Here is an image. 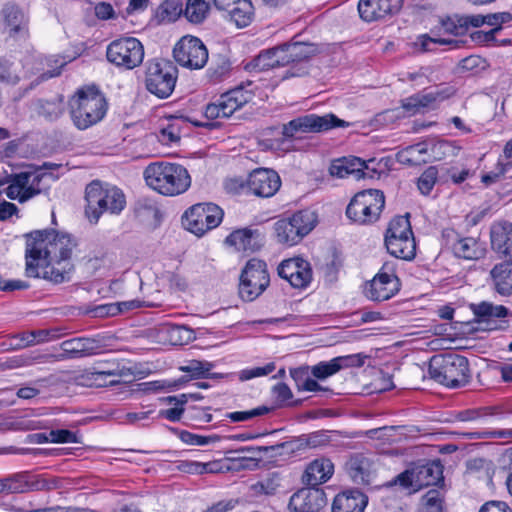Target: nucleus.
<instances>
[{
  "label": "nucleus",
  "instance_id": "1",
  "mask_svg": "<svg viewBox=\"0 0 512 512\" xmlns=\"http://www.w3.org/2000/svg\"><path fill=\"white\" fill-rule=\"evenodd\" d=\"M26 268L27 277H40L39 265L43 259L71 260L77 247V241L68 233L53 229L35 230L26 235Z\"/></svg>",
  "mask_w": 512,
  "mask_h": 512
},
{
  "label": "nucleus",
  "instance_id": "2",
  "mask_svg": "<svg viewBox=\"0 0 512 512\" xmlns=\"http://www.w3.org/2000/svg\"><path fill=\"white\" fill-rule=\"evenodd\" d=\"M107 108L105 96L95 85L78 89L69 100L70 116L79 130L88 129L100 122Z\"/></svg>",
  "mask_w": 512,
  "mask_h": 512
},
{
  "label": "nucleus",
  "instance_id": "3",
  "mask_svg": "<svg viewBox=\"0 0 512 512\" xmlns=\"http://www.w3.org/2000/svg\"><path fill=\"white\" fill-rule=\"evenodd\" d=\"M143 174L147 185L164 196L180 195L191 185L188 170L177 163L153 162Z\"/></svg>",
  "mask_w": 512,
  "mask_h": 512
},
{
  "label": "nucleus",
  "instance_id": "4",
  "mask_svg": "<svg viewBox=\"0 0 512 512\" xmlns=\"http://www.w3.org/2000/svg\"><path fill=\"white\" fill-rule=\"evenodd\" d=\"M428 372L431 379L450 389L463 388L472 378L468 359L455 353L434 355Z\"/></svg>",
  "mask_w": 512,
  "mask_h": 512
},
{
  "label": "nucleus",
  "instance_id": "5",
  "mask_svg": "<svg viewBox=\"0 0 512 512\" xmlns=\"http://www.w3.org/2000/svg\"><path fill=\"white\" fill-rule=\"evenodd\" d=\"M85 213L91 222L97 223L100 216L109 212L119 214L126 205V197L121 189L94 180L85 189Z\"/></svg>",
  "mask_w": 512,
  "mask_h": 512
},
{
  "label": "nucleus",
  "instance_id": "6",
  "mask_svg": "<svg viewBox=\"0 0 512 512\" xmlns=\"http://www.w3.org/2000/svg\"><path fill=\"white\" fill-rule=\"evenodd\" d=\"M385 207V195L378 189H368L356 193L346 208V216L355 224L376 223Z\"/></svg>",
  "mask_w": 512,
  "mask_h": 512
},
{
  "label": "nucleus",
  "instance_id": "7",
  "mask_svg": "<svg viewBox=\"0 0 512 512\" xmlns=\"http://www.w3.org/2000/svg\"><path fill=\"white\" fill-rule=\"evenodd\" d=\"M178 78V69L167 59L154 58L145 65V87L160 99L168 98L174 91Z\"/></svg>",
  "mask_w": 512,
  "mask_h": 512
},
{
  "label": "nucleus",
  "instance_id": "8",
  "mask_svg": "<svg viewBox=\"0 0 512 512\" xmlns=\"http://www.w3.org/2000/svg\"><path fill=\"white\" fill-rule=\"evenodd\" d=\"M144 46L135 37H121L110 42L106 48L109 63L121 70H132L144 59Z\"/></svg>",
  "mask_w": 512,
  "mask_h": 512
},
{
  "label": "nucleus",
  "instance_id": "9",
  "mask_svg": "<svg viewBox=\"0 0 512 512\" xmlns=\"http://www.w3.org/2000/svg\"><path fill=\"white\" fill-rule=\"evenodd\" d=\"M270 276L263 260L252 258L244 266L239 283V295L247 302L258 298L269 286Z\"/></svg>",
  "mask_w": 512,
  "mask_h": 512
},
{
  "label": "nucleus",
  "instance_id": "10",
  "mask_svg": "<svg viewBox=\"0 0 512 512\" xmlns=\"http://www.w3.org/2000/svg\"><path fill=\"white\" fill-rule=\"evenodd\" d=\"M266 466V462L261 457H224L206 463L187 462L181 466V469L188 473H225L229 471L253 470Z\"/></svg>",
  "mask_w": 512,
  "mask_h": 512
},
{
  "label": "nucleus",
  "instance_id": "11",
  "mask_svg": "<svg viewBox=\"0 0 512 512\" xmlns=\"http://www.w3.org/2000/svg\"><path fill=\"white\" fill-rule=\"evenodd\" d=\"M223 210L214 203H198L183 215L185 228L197 236H202L216 228L223 219Z\"/></svg>",
  "mask_w": 512,
  "mask_h": 512
},
{
  "label": "nucleus",
  "instance_id": "12",
  "mask_svg": "<svg viewBox=\"0 0 512 512\" xmlns=\"http://www.w3.org/2000/svg\"><path fill=\"white\" fill-rule=\"evenodd\" d=\"M348 126L344 120L334 114L319 116L308 114L297 117L283 125L282 134L285 138H294L299 133H317L327 131L334 127Z\"/></svg>",
  "mask_w": 512,
  "mask_h": 512
},
{
  "label": "nucleus",
  "instance_id": "13",
  "mask_svg": "<svg viewBox=\"0 0 512 512\" xmlns=\"http://www.w3.org/2000/svg\"><path fill=\"white\" fill-rule=\"evenodd\" d=\"M173 57L180 66L190 70H199L207 64L209 54L201 39L186 35L175 44Z\"/></svg>",
  "mask_w": 512,
  "mask_h": 512
},
{
  "label": "nucleus",
  "instance_id": "14",
  "mask_svg": "<svg viewBox=\"0 0 512 512\" xmlns=\"http://www.w3.org/2000/svg\"><path fill=\"white\" fill-rule=\"evenodd\" d=\"M253 99L251 91L242 86L235 87L219 96L205 108L207 119L229 118Z\"/></svg>",
  "mask_w": 512,
  "mask_h": 512
},
{
  "label": "nucleus",
  "instance_id": "15",
  "mask_svg": "<svg viewBox=\"0 0 512 512\" xmlns=\"http://www.w3.org/2000/svg\"><path fill=\"white\" fill-rule=\"evenodd\" d=\"M378 466L377 453L366 450L351 454L345 463V470L355 484L369 486L376 476Z\"/></svg>",
  "mask_w": 512,
  "mask_h": 512
},
{
  "label": "nucleus",
  "instance_id": "16",
  "mask_svg": "<svg viewBox=\"0 0 512 512\" xmlns=\"http://www.w3.org/2000/svg\"><path fill=\"white\" fill-rule=\"evenodd\" d=\"M445 246L455 257L465 260H479L486 254V244L479 238L461 237L453 229H446L442 233Z\"/></svg>",
  "mask_w": 512,
  "mask_h": 512
},
{
  "label": "nucleus",
  "instance_id": "17",
  "mask_svg": "<svg viewBox=\"0 0 512 512\" xmlns=\"http://www.w3.org/2000/svg\"><path fill=\"white\" fill-rule=\"evenodd\" d=\"M388 265H384L381 271L374 276L365 286L364 293L372 301H386L395 296L400 290V280L393 273L386 271Z\"/></svg>",
  "mask_w": 512,
  "mask_h": 512
},
{
  "label": "nucleus",
  "instance_id": "18",
  "mask_svg": "<svg viewBox=\"0 0 512 512\" xmlns=\"http://www.w3.org/2000/svg\"><path fill=\"white\" fill-rule=\"evenodd\" d=\"M278 275L288 281L293 288L304 289L312 281V268L301 257L283 260L278 266Z\"/></svg>",
  "mask_w": 512,
  "mask_h": 512
},
{
  "label": "nucleus",
  "instance_id": "19",
  "mask_svg": "<svg viewBox=\"0 0 512 512\" xmlns=\"http://www.w3.org/2000/svg\"><path fill=\"white\" fill-rule=\"evenodd\" d=\"M244 187L255 196L269 198L280 189L281 179L276 171L259 168L249 174Z\"/></svg>",
  "mask_w": 512,
  "mask_h": 512
},
{
  "label": "nucleus",
  "instance_id": "20",
  "mask_svg": "<svg viewBox=\"0 0 512 512\" xmlns=\"http://www.w3.org/2000/svg\"><path fill=\"white\" fill-rule=\"evenodd\" d=\"M327 505V497L323 489L317 487L301 488L289 500L291 512H321Z\"/></svg>",
  "mask_w": 512,
  "mask_h": 512
},
{
  "label": "nucleus",
  "instance_id": "21",
  "mask_svg": "<svg viewBox=\"0 0 512 512\" xmlns=\"http://www.w3.org/2000/svg\"><path fill=\"white\" fill-rule=\"evenodd\" d=\"M4 32L14 39H26L29 36L28 17L15 3L4 4L0 12Z\"/></svg>",
  "mask_w": 512,
  "mask_h": 512
},
{
  "label": "nucleus",
  "instance_id": "22",
  "mask_svg": "<svg viewBox=\"0 0 512 512\" xmlns=\"http://www.w3.org/2000/svg\"><path fill=\"white\" fill-rule=\"evenodd\" d=\"M403 0H360L358 12L366 22L380 21L397 14Z\"/></svg>",
  "mask_w": 512,
  "mask_h": 512
},
{
  "label": "nucleus",
  "instance_id": "23",
  "mask_svg": "<svg viewBox=\"0 0 512 512\" xmlns=\"http://www.w3.org/2000/svg\"><path fill=\"white\" fill-rule=\"evenodd\" d=\"M8 493H25L28 491L52 490L57 488L56 479H46L21 472L6 477Z\"/></svg>",
  "mask_w": 512,
  "mask_h": 512
},
{
  "label": "nucleus",
  "instance_id": "24",
  "mask_svg": "<svg viewBox=\"0 0 512 512\" xmlns=\"http://www.w3.org/2000/svg\"><path fill=\"white\" fill-rule=\"evenodd\" d=\"M74 265L71 260L54 261L53 259H43L40 261V277L54 284H61L71 280Z\"/></svg>",
  "mask_w": 512,
  "mask_h": 512
},
{
  "label": "nucleus",
  "instance_id": "25",
  "mask_svg": "<svg viewBox=\"0 0 512 512\" xmlns=\"http://www.w3.org/2000/svg\"><path fill=\"white\" fill-rule=\"evenodd\" d=\"M491 248L499 258H512V223L499 221L490 228Z\"/></svg>",
  "mask_w": 512,
  "mask_h": 512
},
{
  "label": "nucleus",
  "instance_id": "26",
  "mask_svg": "<svg viewBox=\"0 0 512 512\" xmlns=\"http://www.w3.org/2000/svg\"><path fill=\"white\" fill-rule=\"evenodd\" d=\"M63 358H84L98 353L100 342L94 338L78 337L65 340L60 344Z\"/></svg>",
  "mask_w": 512,
  "mask_h": 512
},
{
  "label": "nucleus",
  "instance_id": "27",
  "mask_svg": "<svg viewBox=\"0 0 512 512\" xmlns=\"http://www.w3.org/2000/svg\"><path fill=\"white\" fill-rule=\"evenodd\" d=\"M334 473V465L330 459L318 458L310 462L303 475L302 482L311 487H317L327 482Z\"/></svg>",
  "mask_w": 512,
  "mask_h": 512
},
{
  "label": "nucleus",
  "instance_id": "28",
  "mask_svg": "<svg viewBox=\"0 0 512 512\" xmlns=\"http://www.w3.org/2000/svg\"><path fill=\"white\" fill-rule=\"evenodd\" d=\"M368 496L358 489H349L337 494L332 503V512H364Z\"/></svg>",
  "mask_w": 512,
  "mask_h": 512
},
{
  "label": "nucleus",
  "instance_id": "29",
  "mask_svg": "<svg viewBox=\"0 0 512 512\" xmlns=\"http://www.w3.org/2000/svg\"><path fill=\"white\" fill-rule=\"evenodd\" d=\"M226 244L233 246L237 251L255 252L262 246V237L258 230L250 228L237 229L230 233L226 239Z\"/></svg>",
  "mask_w": 512,
  "mask_h": 512
},
{
  "label": "nucleus",
  "instance_id": "30",
  "mask_svg": "<svg viewBox=\"0 0 512 512\" xmlns=\"http://www.w3.org/2000/svg\"><path fill=\"white\" fill-rule=\"evenodd\" d=\"M414 483L418 491L423 487L438 485L443 483V466L440 461H432L427 463H418L413 467Z\"/></svg>",
  "mask_w": 512,
  "mask_h": 512
},
{
  "label": "nucleus",
  "instance_id": "31",
  "mask_svg": "<svg viewBox=\"0 0 512 512\" xmlns=\"http://www.w3.org/2000/svg\"><path fill=\"white\" fill-rule=\"evenodd\" d=\"M285 57L281 47H274L260 52L255 58L246 64L245 68L249 72H261L285 65Z\"/></svg>",
  "mask_w": 512,
  "mask_h": 512
},
{
  "label": "nucleus",
  "instance_id": "32",
  "mask_svg": "<svg viewBox=\"0 0 512 512\" xmlns=\"http://www.w3.org/2000/svg\"><path fill=\"white\" fill-rule=\"evenodd\" d=\"M255 436L252 433H240L229 436H219L216 434L211 435H199L194 434L188 431H181L179 433V438L184 444L192 445V446H206V445H215L228 440H238V441H246L249 439H253Z\"/></svg>",
  "mask_w": 512,
  "mask_h": 512
},
{
  "label": "nucleus",
  "instance_id": "33",
  "mask_svg": "<svg viewBox=\"0 0 512 512\" xmlns=\"http://www.w3.org/2000/svg\"><path fill=\"white\" fill-rule=\"evenodd\" d=\"M474 313L478 317L479 322H485L488 330L504 329L502 324H497V320L501 323H506L502 319L508 315V309L502 305H492L490 303L482 302L474 308Z\"/></svg>",
  "mask_w": 512,
  "mask_h": 512
},
{
  "label": "nucleus",
  "instance_id": "34",
  "mask_svg": "<svg viewBox=\"0 0 512 512\" xmlns=\"http://www.w3.org/2000/svg\"><path fill=\"white\" fill-rule=\"evenodd\" d=\"M79 442L77 434L68 429H52L49 431L31 433L26 437V443L28 444H64Z\"/></svg>",
  "mask_w": 512,
  "mask_h": 512
},
{
  "label": "nucleus",
  "instance_id": "35",
  "mask_svg": "<svg viewBox=\"0 0 512 512\" xmlns=\"http://www.w3.org/2000/svg\"><path fill=\"white\" fill-rule=\"evenodd\" d=\"M328 445V436L325 432H316L310 435H302L297 439L281 442L268 446H247L246 448H320Z\"/></svg>",
  "mask_w": 512,
  "mask_h": 512
},
{
  "label": "nucleus",
  "instance_id": "36",
  "mask_svg": "<svg viewBox=\"0 0 512 512\" xmlns=\"http://www.w3.org/2000/svg\"><path fill=\"white\" fill-rule=\"evenodd\" d=\"M285 57V65L306 61L317 53V47L311 43L293 42L280 45Z\"/></svg>",
  "mask_w": 512,
  "mask_h": 512
},
{
  "label": "nucleus",
  "instance_id": "37",
  "mask_svg": "<svg viewBox=\"0 0 512 512\" xmlns=\"http://www.w3.org/2000/svg\"><path fill=\"white\" fill-rule=\"evenodd\" d=\"M277 241L287 246H294L302 241L304 235L296 227L290 217L279 219L274 224Z\"/></svg>",
  "mask_w": 512,
  "mask_h": 512
},
{
  "label": "nucleus",
  "instance_id": "38",
  "mask_svg": "<svg viewBox=\"0 0 512 512\" xmlns=\"http://www.w3.org/2000/svg\"><path fill=\"white\" fill-rule=\"evenodd\" d=\"M387 251L394 257L411 260L416 255V243L414 236H405L404 238L385 239Z\"/></svg>",
  "mask_w": 512,
  "mask_h": 512
},
{
  "label": "nucleus",
  "instance_id": "39",
  "mask_svg": "<svg viewBox=\"0 0 512 512\" xmlns=\"http://www.w3.org/2000/svg\"><path fill=\"white\" fill-rule=\"evenodd\" d=\"M490 274L498 293L501 295L512 294V261L495 265Z\"/></svg>",
  "mask_w": 512,
  "mask_h": 512
},
{
  "label": "nucleus",
  "instance_id": "40",
  "mask_svg": "<svg viewBox=\"0 0 512 512\" xmlns=\"http://www.w3.org/2000/svg\"><path fill=\"white\" fill-rule=\"evenodd\" d=\"M43 174L37 172L26 171L15 174L12 176L18 188L23 192V195L31 194V198L40 194V182L43 179Z\"/></svg>",
  "mask_w": 512,
  "mask_h": 512
},
{
  "label": "nucleus",
  "instance_id": "41",
  "mask_svg": "<svg viewBox=\"0 0 512 512\" xmlns=\"http://www.w3.org/2000/svg\"><path fill=\"white\" fill-rule=\"evenodd\" d=\"M427 149L424 144L418 143L408 146L397 153V160L401 164L417 166L427 162L425 155Z\"/></svg>",
  "mask_w": 512,
  "mask_h": 512
},
{
  "label": "nucleus",
  "instance_id": "42",
  "mask_svg": "<svg viewBox=\"0 0 512 512\" xmlns=\"http://www.w3.org/2000/svg\"><path fill=\"white\" fill-rule=\"evenodd\" d=\"M210 3L211 0H187L184 16L191 23H202L209 14Z\"/></svg>",
  "mask_w": 512,
  "mask_h": 512
},
{
  "label": "nucleus",
  "instance_id": "43",
  "mask_svg": "<svg viewBox=\"0 0 512 512\" xmlns=\"http://www.w3.org/2000/svg\"><path fill=\"white\" fill-rule=\"evenodd\" d=\"M289 217L294 225L299 227V230L304 237L307 236L318 223V215L312 209L299 210Z\"/></svg>",
  "mask_w": 512,
  "mask_h": 512
},
{
  "label": "nucleus",
  "instance_id": "44",
  "mask_svg": "<svg viewBox=\"0 0 512 512\" xmlns=\"http://www.w3.org/2000/svg\"><path fill=\"white\" fill-rule=\"evenodd\" d=\"M227 14L238 27H246L253 17L252 3L250 0H240Z\"/></svg>",
  "mask_w": 512,
  "mask_h": 512
},
{
  "label": "nucleus",
  "instance_id": "45",
  "mask_svg": "<svg viewBox=\"0 0 512 512\" xmlns=\"http://www.w3.org/2000/svg\"><path fill=\"white\" fill-rule=\"evenodd\" d=\"M413 236L409 214L394 217L388 225L385 233V239L404 238L405 236Z\"/></svg>",
  "mask_w": 512,
  "mask_h": 512
},
{
  "label": "nucleus",
  "instance_id": "46",
  "mask_svg": "<svg viewBox=\"0 0 512 512\" xmlns=\"http://www.w3.org/2000/svg\"><path fill=\"white\" fill-rule=\"evenodd\" d=\"M438 45H453L454 47H459V41L445 39V38L431 37L428 34H422V35L418 36L416 41L414 42L415 48L417 50H419L420 52L435 51L436 47Z\"/></svg>",
  "mask_w": 512,
  "mask_h": 512
},
{
  "label": "nucleus",
  "instance_id": "47",
  "mask_svg": "<svg viewBox=\"0 0 512 512\" xmlns=\"http://www.w3.org/2000/svg\"><path fill=\"white\" fill-rule=\"evenodd\" d=\"M184 13L180 0H166L158 8L157 16L162 22H173Z\"/></svg>",
  "mask_w": 512,
  "mask_h": 512
},
{
  "label": "nucleus",
  "instance_id": "48",
  "mask_svg": "<svg viewBox=\"0 0 512 512\" xmlns=\"http://www.w3.org/2000/svg\"><path fill=\"white\" fill-rule=\"evenodd\" d=\"M414 480V471L413 468H410L398 474L391 481L383 484V487L391 488L393 486L399 485L403 489H412L414 492H416L418 489H416V483H414Z\"/></svg>",
  "mask_w": 512,
  "mask_h": 512
},
{
  "label": "nucleus",
  "instance_id": "49",
  "mask_svg": "<svg viewBox=\"0 0 512 512\" xmlns=\"http://www.w3.org/2000/svg\"><path fill=\"white\" fill-rule=\"evenodd\" d=\"M437 176V168L435 166H430L418 178L417 186L423 195H428L432 191L437 181Z\"/></svg>",
  "mask_w": 512,
  "mask_h": 512
},
{
  "label": "nucleus",
  "instance_id": "50",
  "mask_svg": "<svg viewBox=\"0 0 512 512\" xmlns=\"http://www.w3.org/2000/svg\"><path fill=\"white\" fill-rule=\"evenodd\" d=\"M20 81V76L13 68V63L0 58V82L8 85H16Z\"/></svg>",
  "mask_w": 512,
  "mask_h": 512
},
{
  "label": "nucleus",
  "instance_id": "51",
  "mask_svg": "<svg viewBox=\"0 0 512 512\" xmlns=\"http://www.w3.org/2000/svg\"><path fill=\"white\" fill-rule=\"evenodd\" d=\"M420 512H443L440 492L438 490L431 489L425 494Z\"/></svg>",
  "mask_w": 512,
  "mask_h": 512
},
{
  "label": "nucleus",
  "instance_id": "52",
  "mask_svg": "<svg viewBox=\"0 0 512 512\" xmlns=\"http://www.w3.org/2000/svg\"><path fill=\"white\" fill-rule=\"evenodd\" d=\"M339 372V366H337L335 359L330 361H322L311 369V374L317 379H326Z\"/></svg>",
  "mask_w": 512,
  "mask_h": 512
},
{
  "label": "nucleus",
  "instance_id": "53",
  "mask_svg": "<svg viewBox=\"0 0 512 512\" xmlns=\"http://www.w3.org/2000/svg\"><path fill=\"white\" fill-rule=\"evenodd\" d=\"M510 168H512V161L504 163L501 160H498L495 169L491 172L482 175L481 181L486 186L494 184L498 182L501 179V177L508 172Z\"/></svg>",
  "mask_w": 512,
  "mask_h": 512
},
{
  "label": "nucleus",
  "instance_id": "54",
  "mask_svg": "<svg viewBox=\"0 0 512 512\" xmlns=\"http://www.w3.org/2000/svg\"><path fill=\"white\" fill-rule=\"evenodd\" d=\"M211 367L212 364L209 362L192 360L188 365L181 367V370L198 379L208 377Z\"/></svg>",
  "mask_w": 512,
  "mask_h": 512
},
{
  "label": "nucleus",
  "instance_id": "55",
  "mask_svg": "<svg viewBox=\"0 0 512 512\" xmlns=\"http://www.w3.org/2000/svg\"><path fill=\"white\" fill-rule=\"evenodd\" d=\"M269 411L270 409L268 407L260 406L249 411H237L228 413L227 418H229L233 422H243L248 421L254 417L265 415Z\"/></svg>",
  "mask_w": 512,
  "mask_h": 512
},
{
  "label": "nucleus",
  "instance_id": "56",
  "mask_svg": "<svg viewBox=\"0 0 512 512\" xmlns=\"http://www.w3.org/2000/svg\"><path fill=\"white\" fill-rule=\"evenodd\" d=\"M50 332L48 330H36L23 333L21 335V343L19 347L31 346L39 343H43L48 340Z\"/></svg>",
  "mask_w": 512,
  "mask_h": 512
},
{
  "label": "nucleus",
  "instance_id": "57",
  "mask_svg": "<svg viewBox=\"0 0 512 512\" xmlns=\"http://www.w3.org/2000/svg\"><path fill=\"white\" fill-rule=\"evenodd\" d=\"M275 370V364L273 362L267 363L263 367H254L250 369H244L240 372L239 378L242 381L250 380L252 378L266 376Z\"/></svg>",
  "mask_w": 512,
  "mask_h": 512
},
{
  "label": "nucleus",
  "instance_id": "58",
  "mask_svg": "<svg viewBox=\"0 0 512 512\" xmlns=\"http://www.w3.org/2000/svg\"><path fill=\"white\" fill-rule=\"evenodd\" d=\"M230 71V62L221 58L217 63H212L208 69V74L211 80L219 81L226 76Z\"/></svg>",
  "mask_w": 512,
  "mask_h": 512
},
{
  "label": "nucleus",
  "instance_id": "59",
  "mask_svg": "<svg viewBox=\"0 0 512 512\" xmlns=\"http://www.w3.org/2000/svg\"><path fill=\"white\" fill-rule=\"evenodd\" d=\"M334 359L337 366H339L340 371L342 369L350 367H361L362 365H364V360L366 359V356H363L362 354H352L335 357Z\"/></svg>",
  "mask_w": 512,
  "mask_h": 512
},
{
  "label": "nucleus",
  "instance_id": "60",
  "mask_svg": "<svg viewBox=\"0 0 512 512\" xmlns=\"http://www.w3.org/2000/svg\"><path fill=\"white\" fill-rule=\"evenodd\" d=\"M342 263L339 257L333 255L329 261H327L322 267V271L324 276L329 281L336 280L337 273L341 267Z\"/></svg>",
  "mask_w": 512,
  "mask_h": 512
},
{
  "label": "nucleus",
  "instance_id": "61",
  "mask_svg": "<svg viewBox=\"0 0 512 512\" xmlns=\"http://www.w3.org/2000/svg\"><path fill=\"white\" fill-rule=\"evenodd\" d=\"M512 21V14L510 12H498L486 15V24L494 28L502 29V25Z\"/></svg>",
  "mask_w": 512,
  "mask_h": 512
},
{
  "label": "nucleus",
  "instance_id": "62",
  "mask_svg": "<svg viewBox=\"0 0 512 512\" xmlns=\"http://www.w3.org/2000/svg\"><path fill=\"white\" fill-rule=\"evenodd\" d=\"M486 23V16L477 15H463L459 17V27H463L464 32L471 27H480Z\"/></svg>",
  "mask_w": 512,
  "mask_h": 512
},
{
  "label": "nucleus",
  "instance_id": "63",
  "mask_svg": "<svg viewBox=\"0 0 512 512\" xmlns=\"http://www.w3.org/2000/svg\"><path fill=\"white\" fill-rule=\"evenodd\" d=\"M290 376L294 380L298 391H301L306 380L310 377L309 367L301 366V367L290 369Z\"/></svg>",
  "mask_w": 512,
  "mask_h": 512
},
{
  "label": "nucleus",
  "instance_id": "64",
  "mask_svg": "<svg viewBox=\"0 0 512 512\" xmlns=\"http://www.w3.org/2000/svg\"><path fill=\"white\" fill-rule=\"evenodd\" d=\"M479 512H512V509L503 501H488Z\"/></svg>",
  "mask_w": 512,
  "mask_h": 512
}]
</instances>
